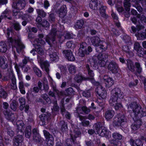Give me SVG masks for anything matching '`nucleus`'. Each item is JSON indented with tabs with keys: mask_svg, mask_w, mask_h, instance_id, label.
Masks as SVG:
<instances>
[{
	"mask_svg": "<svg viewBox=\"0 0 146 146\" xmlns=\"http://www.w3.org/2000/svg\"><path fill=\"white\" fill-rule=\"evenodd\" d=\"M123 94L120 89L117 88L113 89L111 91L110 104L113 106L115 110H119L122 107V106L120 103L118 102V98L123 99Z\"/></svg>",
	"mask_w": 146,
	"mask_h": 146,
	"instance_id": "1",
	"label": "nucleus"
},
{
	"mask_svg": "<svg viewBox=\"0 0 146 146\" xmlns=\"http://www.w3.org/2000/svg\"><path fill=\"white\" fill-rule=\"evenodd\" d=\"M129 111H132L131 113V116L133 119L135 118L139 119L143 116H146V109H143L140 106H139L135 102L131 103L128 107Z\"/></svg>",
	"mask_w": 146,
	"mask_h": 146,
	"instance_id": "2",
	"label": "nucleus"
},
{
	"mask_svg": "<svg viewBox=\"0 0 146 146\" xmlns=\"http://www.w3.org/2000/svg\"><path fill=\"white\" fill-rule=\"evenodd\" d=\"M10 32H11L8 29L7 30V35L8 41L11 43L13 49L14 50V48H15L17 52L19 53L25 48V46L21 42V38L20 37L16 39L13 37H10L9 36Z\"/></svg>",
	"mask_w": 146,
	"mask_h": 146,
	"instance_id": "3",
	"label": "nucleus"
},
{
	"mask_svg": "<svg viewBox=\"0 0 146 146\" xmlns=\"http://www.w3.org/2000/svg\"><path fill=\"white\" fill-rule=\"evenodd\" d=\"M126 122V119L124 115L122 114H119L115 118L113 125L115 126H122Z\"/></svg>",
	"mask_w": 146,
	"mask_h": 146,
	"instance_id": "4",
	"label": "nucleus"
},
{
	"mask_svg": "<svg viewBox=\"0 0 146 146\" xmlns=\"http://www.w3.org/2000/svg\"><path fill=\"white\" fill-rule=\"evenodd\" d=\"M3 105V108L6 109L4 111V114L6 118L12 121H13L15 120L14 114L11 113L9 110L7 109L9 107V104L7 102H4Z\"/></svg>",
	"mask_w": 146,
	"mask_h": 146,
	"instance_id": "5",
	"label": "nucleus"
},
{
	"mask_svg": "<svg viewBox=\"0 0 146 146\" xmlns=\"http://www.w3.org/2000/svg\"><path fill=\"white\" fill-rule=\"evenodd\" d=\"M37 58L38 61L40 63L41 68L44 70L46 72H49V63L46 60H44V58L43 57H40L38 56Z\"/></svg>",
	"mask_w": 146,
	"mask_h": 146,
	"instance_id": "6",
	"label": "nucleus"
},
{
	"mask_svg": "<svg viewBox=\"0 0 146 146\" xmlns=\"http://www.w3.org/2000/svg\"><path fill=\"white\" fill-rule=\"evenodd\" d=\"M108 56V54L106 53H104L103 54L100 53L99 54L98 56V64L100 66L104 67L106 65V59Z\"/></svg>",
	"mask_w": 146,
	"mask_h": 146,
	"instance_id": "7",
	"label": "nucleus"
},
{
	"mask_svg": "<svg viewBox=\"0 0 146 146\" xmlns=\"http://www.w3.org/2000/svg\"><path fill=\"white\" fill-rule=\"evenodd\" d=\"M112 136L113 139L111 140L110 141L111 144L117 146L120 144L119 140L122 139V136L119 133L115 132L112 134Z\"/></svg>",
	"mask_w": 146,
	"mask_h": 146,
	"instance_id": "8",
	"label": "nucleus"
},
{
	"mask_svg": "<svg viewBox=\"0 0 146 146\" xmlns=\"http://www.w3.org/2000/svg\"><path fill=\"white\" fill-rule=\"evenodd\" d=\"M26 5V3L25 0H19L13 3L12 7L14 9L20 10L23 9Z\"/></svg>",
	"mask_w": 146,
	"mask_h": 146,
	"instance_id": "9",
	"label": "nucleus"
},
{
	"mask_svg": "<svg viewBox=\"0 0 146 146\" xmlns=\"http://www.w3.org/2000/svg\"><path fill=\"white\" fill-rule=\"evenodd\" d=\"M96 92L99 96L102 99H105L107 97V93L104 88L101 86H99L96 89Z\"/></svg>",
	"mask_w": 146,
	"mask_h": 146,
	"instance_id": "10",
	"label": "nucleus"
},
{
	"mask_svg": "<svg viewBox=\"0 0 146 146\" xmlns=\"http://www.w3.org/2000/svg\"><path fill=\"white\" fill-rule=\"evenodd\" d=\"M56 32V29H53L51 30L50 34L46 36V40L49 44L50 45L51 42L55 40V36Z\"/></svg>",
	"mask_w": 146,
	"mask_h": 146,
	"instance_id": "11",
	"label": "nucleus"
},
{
	"mask_svg": "<svg viewBox=\"0 0 146 146\" xmlns=\"http://www.w3.org/2000/svg\"><path fill=\"white\" fill-rule=\"evenodd\" d=\"M102 42L96 48L97 52H100L106 51L108 48V44L104 41L102 40Z\"/></svg>",
	"mask_w": 146,
	"mask_h": 146,
	"instance_id": "12",
	"label": "nucleus"
},
{
	"mask_svg": "<svg viewBox=\"0 0 146 146\" xmlns=\"http://www.w3.org/2000/svg\"><path fill=\"white\" fill-rule=\"evenodd\" d=\"M86 44L85 42L82 43L80 45V47L79 49L78 54L79 56L81 57H83L85 54H88V53L85 49L84 48L86 46Z\"/></svg>",
	"mask_w": 146,
	"mask_h": 146,
	"instance_id": "13",
	"label": "nucleus"
},
{
	"mask_svg": "<svg viewBox=\"0 0 146 146\" xmlns=\"http://www.w3.org/2000/svg\"><path fill=\"white\" fill-rule=\"evenodd\" d=\"M72 37V35L69 32H65L63 35L61 34L58 37L59 41L61 43L63 42L65 39L71 38Z\"/></svg>",
	"mask_w": 146,
	"mask_h": 146,
	"instance_id": "14",
	"label": "nucleus"
},
{
	"mask_svg": "<svg viewBox=\"0 0 146 146\" xmlns=\"http://www.w3.org/2000/svg\"><path fill=\"white\" fill-rule=\"evenodd\" d=\"M118 68V65L115 62H111L110 63L108 66V69L114 73L117 72Z\"/></svg>",
	"mask_w": 146,
	"mask_h": 146,
	"instance_id": "15",
	"label": "nucleus"
},
{
	"mask_svg": "<svg viewBox=\"0 0 146 146\" xmlns=\"http://www.w3.org/2000/svg\"><path fill=\"white\" fill-rule=\"evenodd\" d=\"M63 53L65 54L66 58L69 60L73 61L75 60V58L71 50H64L63 51Z\"/></svg>",
	"mask_w": 146,
	"mask_h": 146,
	"instance_id": "16",
	"label": "nucleus"
},
{
	"mask_svg": "<svg viewBox=\"0 0 146 146\" xmlns=\"http://www.w3.org/2000/svg\"><path fill=\"white\" fill-rule=\"evenodd\" d=\"M23 140V137L21 135H17L15 137L13 140V146H19Z\"/></svg>",
	"mask_w": 146,
	"mask_h": 146,
	"instance_id": "17",
	"label": "nucleus"
},
{
	"mask_svg": "<svg viewBox=\"0 0 146 146\" xmlns=\"http://www.w3.org/2000/svg\"><path fill=\"white\" fill-rule=\"evenodd\" d=\"M91 40L92 44L94 46H96V47L98 46L101 42V40L100 38L98 36H94L91 38Z\"/></svg>",
	"mask_w": 146,
	"mask_h": 146,
	"instance_id": "18",
	"label": "nucleus"
},
{
	"mask_svg": "<svg viewBox=\"0 0 146 146\" xmlns=\"http://www.w3.org/2000/svg\"><path fill=\"white\" fill-rule=\"evenodd\" d=\"M98 0H91L90 2L89 7L93 10H97L98 9Z\"/></svg>",
	"mask_w": 146,
	"mask_h": 146,
	"instance_id": "19",
	"label": "nucleus"
},
{
	"mask_svg": "<svg viewBox=\"0 0 146 146\" xmlns=\"http://www.w3.org/2000/svg\"><path fill=\"white\" fill-rule=\"evenodd\" d=\"M104 79L105 80L106 86L107 87H109L113 84V80L111 78L104 76Z\"/></svg>",
	"mask_w": 146,
	"mask_h": 146,
	"instance_id": "20",
	"label": "nucleus"
},
{
	"mask_svg": "<svg viewBox=\"0 0 146 146\" xmlns=\"http://www.w3.org/2000/svg\"><path fill=\"white\" fill-rule=\"evenodd\" d=\"M7 59L4 57H0V67L3 68H6L7 67Z\"/></svg>",
	"mask_w": 146,
	"mask_h": 146,
	"instance_id": "21",
	"label": "nucleus"
},
{
	"mask_svg": "<svg viewBox=\"0 0 146 146\" xmlns=\"http://www.w3.org/2000/svg\"><path fill=\"white\" fill-rule=\"evenodd\" d=\"M59 16L60 17H64L67 13L66 6L63 5L60 9L59 11H58Z\"/></svg>",
	"mask_w": 146,
	"mask_h": 146,
	"instance_id": "22",
	"label": "nucleus"
},
{
	"mask_svg": "<svg viewBox=\"0 0 146 146\" xmlns=\"http://www.w3.org/2000/svg\"><path fill=\"white\" fill-rule=\"evenodd\" d=\"M141 121L139 119L135 121L131 125V128L133 130L135 131L138 129L141 125Z\"/></svg>",
	"mask_w": 146,
	"mask_h": 146,
	"instance_id": "23",
	"label": "nucleus"
},
{
	"mask_svg": "<svg viewBox=\"0 0 146 146\" xmlns=\"http://www.w3.org/2000/svg\"><path fill=\"white\" fill-rule=\"evenodd\" d=\"M86 68L88 72L89 76L88 78L93 80L94 79V74L93 70L91 69L88 65H86Z\"/></svg>",
	"mask_w": 146,
	"mask_h": 146,
	"instance_id": "24",
	"label": "nucleus"
},
{
	"mask_svg": "<svg viewBox=\"0 0 146 146\" xmlns=\"http://www.w3.org/2000/svg\"><path fill=\"white\" fill-rule=\"evenodd\" d=\"M80 134V133L79 129L78 128H76L74 130L73 132L70 134L71 139L73 141H74V139L77 137Z\"/></svg>",
	"mask_w": 146,
	"mask_h": 146,
	"instance_id": "25",
	"label": "nucleus"
},
{
	"mask_svg": "<svg viewBox=\"0 0 146 146\" xmlns=\"http://www.w3.org/2000/svg\"><path fill=\"white\" fill-rule=\"evenodd\" d=\"M78 117L82 121L81 124L83 126H88L90 124V122L88 120H84L86 119L85 117L79 115Z\"/></svg>",
	"mask_w": 146,
	"mask_h": 146,
	"instance_id": "26",
	"label": "nucleus"
},
{
	"mask_svg": "<svg viewBox=\"0 0 146 146\" xmlns=\"http://www.w3.org/2000/svg\"><path fill=\"white\" fill-rule=\"evenodd\" d=\"M126 64L127 67L131 71L133 72L135 70V67L133 62L130 60H127Z\"/></svg>",
	"mask_w": 146,
	"mask_h": 146,
	"instance_id": "27",
	"label": "nucleus"
},
{
	"mask_svg": "<svg viewBox=\"0 0 146 146\" xmlns=\"http://www.w3.org/2000/svg\"><path fill=\"white\" fill-rule=\"evenodd\" d=\"M131 143L132 146H142L143 143L140 140L136 139L134 140L131 139Z\"/></svg>",
	"mask_w": 146,
	"mask_h": 146,
	"instance_id": "28",
	"label": "nucleus"
},
{
	"mask_svg": "<svg viewBox=\"0 0 146 146\" xmlns=\"http://www.w3.org/2000/svg\"><path fill=\"white\" fill-rule=\"evenodd\" d=\"M68 68L70 73L74 74L76 73V67L74 65L71 64L68 65Z\"/></svg>",
	"mask_w": 146,
	"mask_h": 146,
	"instance_id": "29",
	"label": "nucleus"
},
{
	"mask_svg": "<svg viewBox=\"0 0 146 146\" xmlns=\"http://www.w3.org/2000/svg\"><path fill=\"white\" fill-rule=\"evenodd\" d=\"M114 114V112L112 110L107 111L106 113L105 117L107 120H109L113 117Z\"/></svg>",
	"mask_w": 146,
	"mask_h": 146,
	"instance_id": "30",
	"label": "nucleus"
},
{
	"mask_svg": "<svg viewBox=\"0 0 146 146\" xmlns=\"http://www.w3.org/2000/svg\"><path fill=\"white\" fill-rule=\"evenodd\" d=\"M35 51L37 53L41 56H42L44 54V51L43 48L41 46L36 45L35 46Z\"/></svg>",
	"mask_w": 146,
	"mask_h": 146,
	"instance_id": "31",
	"label": "nucleus"
},
{
	"mask_svg": "<svg viewBox=\"0 0 146 146\" xmlns=\"http://www.w3.org/2000/svg\"><path fill=\"white\" fill-rule=\"evenodd\" d=\"M7 49V46L5 42H0V51L2 52H5Z\"/></svg>",
	"mask_w": 146,
	"mask_h": 146,
	"instance_id": "32",
	"label": "nucleus"
},
{
	"mask_svg": "<svg viewBox=\"0 0 146 146\" xmlns=\"http://www.w3.org/2000/svg\"><path fill=\"white\" fill-rule=\"evenodd\" d=\"M130 0H124L123 2L124 6L126 11H129L130 10V7L131 6L130 3Z\"/></svg>",
	"mask_w": 146,
	"mask_h": 146,
	"instance_id": "33",
	"label": "nucleus"
},
{
	"mask_svg": "<svg viewBox=\"0 0 146 146\" xmlns=\"http://www.w3.org/2000/svg\"><path fill=\"white\" fill-rule=\"evenodd\" d=\"M50 59L52 61H57L58 59V55L55 52H52L50 54Z\"/></svg>",
	"mask_w": 146,
	"mask_h": 146,
	"instance_id": "34",
	"label": "nucleus"
},
{
	"mask_svg": "<svg viewBox=\"0 0 146 146\" xmlns=\"http://www.w3.org/2000/svg\"><path fill=\"white\" fill-rule=\"evenodd\" d=\"M135 35L137 38V39L140 40H143L146 37V34L145 33H136Z\"/></svg>",
	"mask_w": 146,
	"mask_h": 146,
	"instance_id": "35",
	"label": "nucleus"
},
{
	"mask_svg": "<svg viewBox=\"0 0 146 146\" xmlns=\"http://www.w3.org/2000/svg\"><path fill=\"white\" fill-rule=\"evenodd\" d=\"M84 21L83 20H80L78 21L74 26L75 28L76 29H81L82 27Z\"/></svg>",
	"mask_w": 146,
	"mask_h": 146,
	"instance_id": "36",
	"label": "nucleus"
},
{
	"mask_svg": "<svg viewBox=\"0 0 146 146\" xmlns=\"http://www.w3.org/2000/svg\"><path fill=\"white\" fill-rule=\"evenodd\" d=\"M31 134V127L29 126L27 127L25 132V137L28 138H30Z\"/></svg>",
	"mask_w": 146,
	"mask_h": 146,
	"instance_id": "37",
	"label": "nucleus"
},
{
	"mask_svg": "<svg viewBox=\"0 0 146 146\" xmlns=\"http://www.w3.org/2000/svg\"><path fill=\"white\" fill-rule=\"evenodd\" d=\"M11 108L13 111H16L18 106L17 102L15 100L11 101Z\"/></svg>",
	"mask_w": 146,
	"mask_h": 146,
	"instance_id": "38",
	"label": "nucleus"
},
{
	"mask_svg": "<svg viewBox=\"0 0 146 146\" xmlns=\"http://www.w3.org/2000/svg\"><path fill=\"white\" fill-rule=\"evenodd\" d=\"M19 101L20 103V109L21 110H22L25 106V99L23 98H21L19 99Z\"/></svg>",
	"mask_w": 146,
	"mask_h": 146,
	"instance_id": "39",
	"label": "nucleus"
},
{
	"mask_svg": "<svg viewBox=\"0 0 146 146\" xmlns=\"http://www.w3.org/2000/svg\"><path fill=\"white\" fill-rule=\"evenodd\" d=\"M44 135L46 139L49 140H54V139L49 133L46 130H44L43 131Z\"/></svg>",
	"mask_w": 146,
	"mask_h": 146,
	"instance_id": "40",
	"label": "nucleus"
},
{
	"mask_svg": "<svg viewBox=\"0 0 146 146\" xmlns=\"http://www.w3.org/2000/svg\"><path fill=\"white\" fill-rule=\"evenodd\" d=\"M36 11L38 15L42 17H45L46 15V13L42 10L37 9Z\"/></svg>",
	"mask_w": 146,
	"mask_h": 146,
	"instance_id": "41",
	"label": "nucleus"
},
{
	"mask_svg": "<svg viewBox=\"0 0 146 146\" xmlns=\"http://www.w3.org/2000/svg\"><path fill=\"white\" fill-rule=\"evenodd\" d=\"M60 124L61 125V129L62 131H64L67 128V124L63 121H61Z\"/></svg>",
	"mask_w": 146,
	"mask_h": 146,
	"instance_id": "42",
	"label": "nucleus"
},
{
	"mask_svg": "<svg viewBox=\"0 0 146 146\" xmlns=\"http://www.w3.org/2000/svg\"><path fill=\"white\" fill-rule=\"evenodd\" d=\"M34 141L37 143H38L41 141L40 136L39 135L33 136Z\"/></svg>",
	"mask_w": 146,
	"mask_h": 146,
	"instance_id": "43",
	"label": "nucleus"
},
{
	"mask_svg": "<svg viewBox=\"0 0 146 146\" xmlns=\"http://www.w3.org/2000/svg\"><path fill=\"white\" fill-rule=\"evenodd\" d=\"M33 70L37 76L39 77H40L41 76V72L38 68L36 67H35L33 68Z\"/></svg>",
	"mask_w": 146,
	"mask_h": 146,
	"instance_id": "44",
	"label": "nucleus"
},
{
	"mask_svg": "<svg viewBox=\"0 0 146 146\" xmlns=\"http://www.w3.org/2000/svg\"><path fill=\"white\" fill-rule=\"evenodd\" d=\"M83 78L80 75H77L74 78L75 80L77 82L79 83L82 80Z\"/></svg>",
	"mask_w": 146,
	"mask_h": 146,
	"instance_id": "45",
	"label": "nucleus"
},
{
	"mask_svg": "<svg viewBox=\"0 0 146 146\" xmlns=\"http://www.w3.org/2000/svg\"><path fill=\"white\" fill-rule=\"evenodd\" d=\"M66 46L68 48H73L75 47V45L72 41H70L67 42Z\"/></svg>",
	"mask_w": 146,
	"mask_h": 146,
	"instance_id": "46",
	"label": "nucleus"
},
{
	"mask_svg": "<svg viewBox=\"0 0 146 146\" xmlns=\"http://www.w3.org/2000/svg\"><path fill=\"white\" fill-rule=\"evenodd\" d=\"M141 48L138 42L135 43L134 45V49L137 51V53H140V54H141V52H140V51H139V49L140 48Z\"/></svg>",
	"mask_w": 146,
	"mask_h": 146,
	"instance_id": "47",
	"label": "nucleus"
},
{
	"mask_svg": "<svg viewBox=\"0 0 146 146\" xmlns=\"http://www.w3.org/2000/svg\"><path fill=\"white\" fill-rule=\"evenodd\" d=\"M44 80L45 82V83L46 82V83H45V84H44L43 83V90L46 91H47L49 89V86L47 83V79L44 78Z\"/></svg>",
	"mask_w": 146,
	"mask_h": 146,
	"instance_id": "48",
	"label": "nucleus"
},
{
	"mask_svg": "<svg viewBox=\"0 0 146 146\" xmlns=\"http://www.w3.org/2000/svg\"><path fill=\"white\" fill-rule=\"evenodd\" d=\"M109 131L106 128H104L102 129L100 133V135L102 137L106 136L107 135V134L108 133Z\"/></svg>",
	"mask_w": 146,
	"mask_h": 146,
	"instance_id": "49",
	"label": "nucleus"
},
{
	"mask_svg": "<svg viewBox=\"0 0 146 146\" xmlns=\"http://www.w3.org/2000/svg\"><path fill=\"white\" fill-rule=\"evenodd\" d=\"M14 29L16 31H19L21 29V26L17 22H15L13 24Z\"/></svg>",
	"mask_w": 146,
	"mask_h": 146,
	"instance_id": "50",
	"label": "nucleus"
},
{
	"mask_svg": "<svg viewBox=\"0 0 146 146\" xmlns=\"http://www.w3.org/2000/svg\"><path fill=\"white\" fill-rule=\"evenodd\" d=\"M21 13L17 9H14L13 11V15L15 16L18 15V17H19V16L21 14Z\"/></svg>",
	"mask_w": 146,
	"mask_h": 146,
	"instance_id": "51",
	"label": "nucleus"
},
{
	"mask_svg": "<svg viewBox=\"0 0 146 146\" xmlns=\"http://www.w3.org/2000/svg\"><path fill=\"white\" fill-rule=\"evenodd\" d=\"M81 109L86 114L88 113L90 111V109L86 106L82 107Z\"/></svg>",
	"mask_w": 146,
	"mask_h": 146,
	"instance_id": "52",
	"label": "nucleus"
},
{
	"mask_svg": "<svg viewBox=\"0 0 146 146\" xmlns=\"http://www.w3.org/2000/svg\"><path fill=\"white\" fill-rule=\"evenodd\" d=\"M0 91V97L5 98L7 96V94L6 92L3 89Z\"/></svg>",
	"mask_w": 146,
	"mask_h": 146,
	"instance_id": "53",
	"label": "nucleus"
},
{
	"mask_svg": "<svg viewBox=\"0 0 146 146\" xmlns=\"http://www.w3.org/2000/svg\"><path fill=\"white\" fill-rule=\"evenodd\" d=\"M83 96L87 98L91 96V94L89 90L84 91L82 94Z\"/></svg>",
	"mask_w": 146,
	"mask_h": 146,
	"instance_id": "54",
	"label": "nucleus"
},
{
	"mask_svg": "<svg viewBox=\"0 0 146 146\" xmlns=\"http://www.w3.org/2000/svg\"><path fill=\"white\" fill-rule=\"evenodd\" d=\"M9 76L11 78L12 83H16V79L13 74L12 72L10 73Z\"/></svg>",
	"mask_w": 146,
	"mask_h": 146,
	"instance_id": "55",
	"label": "nucleus"
},
{
	"mask_svg": "<svg viewBox=\"0 0 146 146\" xmlns=\"http://www.w3.org/2000/svg\"><path fill=\"white\" fill-rule=\"evenodd\" d=\"M7 133L11 137H13L14 135V132L10 128H8L7 130Z\"/></svg>",
	"mask_w": 146,
	"mask_h": 146,
	"instance_id": "56",
	"label": "nucleus"
},
{
	"mask_svg": "<svg viewBox=\"0 0 146 146\" xmlns=\"http://www.w3.org/2000/svg\"><path fill=\"white\" fill-rule=\"evenodd\" d=\"M41 25L43 27H48L49 26V23L46 20H44L42 22Z\"/></svg>",
	"mask_w": 146,
	"mask_h": 146,
	"instance_id": "57",
	"label": "nucleus"
},
{
	"mask_svg": "<svg viewBox=\"0 0 146 146\" xmlns=\"http://www.w3.org/2000/svg\"><path fill=\"white\" fill-rule=\"evenodd\" d=\"M111 12L112 13H111V16L113 19L115 21H117L118 17L116 13H114V12H113L112 10V11Z\"/></svg>",
	"mask_w": 146,
	"mask_h": 146,
	"instance_id": "58",
	"label": "nucleus"
},
{
	"mask_svg": "<svg viewBox=\"0 0 146 146\" xmlns=\"http://www.w3.org/2000/svg\"><path fill=\"white\" fill-rule=\"evenodd\" d=\"M54 106L53 107L52 110L55 111H57L59 109V107L58 106L57 101L56 100L54 101Z\"/></svg>",
	"mask_w": 146,
	"mask_h": 146,
	"instance_id": "59",
	"label": "nucleus"
},
{
	"mask_svg": "<svg viewBox=\"0 0 146 146\" xmlns=\"http://www.w3.org/2000/svg\"><path fill=\"white\" fill-rule=\"evenodd\" d=\"M136 66L137 68V71L139 73L141 72L142 68L140 67V64L138 62H136L135 63Z\"/></svg>",
	"mask_w": 146,
	"mask_h": 146,
	"instance_id": "60",
	"label": "nucleus"
},
{
	"mask_svg": "<svg viewBox=\"0 0 146 146\" xmlns=\"http://www.w3.org/2000/svg\"><path fill=\"white\" fill-rule=\"evenodd\" d=\"M37 44L36 45L40 46V44L44 45L45 44V41L42 39H38L37 41Z\"/></svg>",
	"mask_w": 146,
	"mask_h": 146,
	"instance_id": "61",
	"label": "nucleus"
},
{
	"mask_svg": "<svg viewBox=\"0 0 146 146\" xmlns=\"http://www.w3.org/2000/svg\"><path fill=\"white\" fill-rule=\"evenodd\" d=\"M106 6L103 5H102L100 8V13L106 12Z\"/></svg>",
	"mask_w": 146,
	"mask_h": 146,
	"instance_id": "62",
	"label": "nucleus"
},
{
	"mask_svg": "<svg viewBox=\"0 0 146 146\" xmlns=\"http://www.w3.org/2000/svg\"><path fill=\"white\" fill-rule=\"evenodd\" d=\"M73 91V89L70 87L67 89L66 90V92L67 93L66 95H70L71 94Z\"/></svg>",
	"mask_w": 146,
	"mask_h": 146,
	"instance_id": "63",
	"label": "nucleus"
},
{
	"mask_svg": "<svg viewBox=\"0 0 146 146\" xmlns=\"http://www.w3.org/2000/svg\"><path fill=\"white\" fill-rule=\"evenodd\" d=\"M30 59L29 57H26L23 60L22 62L24 64H27L28 62L30 61Z\"/></svg>",
	"mask_w": 146,
	"mask_h": 146,
	"instance_id": "64",
	"label": "nucleus"
}]
</instances>
